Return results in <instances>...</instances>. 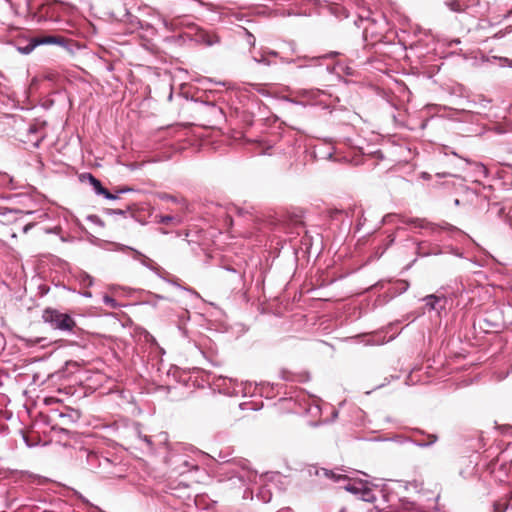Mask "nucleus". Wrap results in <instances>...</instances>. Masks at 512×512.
<instances>
[{
  "label": "nucleus",
  "instance_id": "nucleus-38",
  "mask_svg": "<svg viewBox=\"0 0 512 512\" xmlns=\"http://www.w3.org/2000/svg\"><path fill=\"white\" fill-rule=\"evenodd\" d=\"M80 180H81L82 182H84L85 180H88V181H89V177H85V178H83V177H82V175H81V176H80Z\"/></svg>",
  "mask_w": 512,
  "mask_h": 512
},
{
  "label": "nucleus",
  "instance_id": "nucleus-35",
  "mask_svg": "<svg viewBox=\"0 0 512 512\" xmlns=\"http://www.w3.org/2000/svg\"><path fill=\"white\" fill-rule=\"evenodd\" d=\"M171 220H173L172 216H166L163 218V221H171Z\"/></svg>",
  "mask_w": 512,
  "mask_h": 512
},
{
  "label": "nucleus",
  "instance_id": "nucleus-22",
  "mask_svg": "<svg viewBox=\"0 0 512 512\" xmlns=\"http://www.w3.org/2000/svg\"><path fill=\"white\" fill-rule=\"evenodd\" d=\"M507 510V504L501 502L493 503V512H505Z\"/></svg>",
  "mask_w": 512,
  "mask_h": 512
},
{
  "label": "nucleus",
  "instance_id": "nucleus-11",
  "mask_svg": "<svg viewBox=\"0 0 512 512\" xmlns=\"http://www.w3.org/2000/svg\"><path fill=\"white\" fill-rule=\"evenodd\" d=\"M359 499L365 501V502H374L376 500V496L373 493L372 489L369 487L368 482L366 481L363 488H361L360 495L358 496Z\"/></svg>",
  "mask_w": 512,
  "mask_h": 512
},
{
  "label": "nucleus",
  "instance_id": "nucleus-12",
  "mask_svg": "<svg viewBox=\"0 0 512 512\" xmlns=\"http://www.w3.org/2000/svg\"><path fill=\"white\" fill-rule=\"evenodd\" d=\"M35 38H36V44H38V46L45 45V44L64 45V39L62 37L46 36V37H35Z\"/></svg>",
  "mask_w": 512,
  "mask_h": 512
},
{
  "label": "nucleus",
  "instance_id": "nucleus-31",
  "mask_svg": "<svg viewBox=\"0 0 512 512\" xmlns=\"http://www.w3.org/2000/svg\"><path fill=\"white\" fill-rule=\"evenodd\" d=\"M60 230V226H55L53 229L52 228H49V229H46L45 232L46 233H58V231Z\"/></svg>",
  "mask_w": 512,
  "mask_h": 512
},
{
  "label": "nucleus",
  "instance_id": "nucleus-25",
  "mask_svg": "<svg viewBox=\"0 0 512 512\" xmlns=\"http://www.w3.org/2000/svg\"><path fill=\"white\" fill-rule=\"evenodd\" d=\"M322 93L323 92L318 90V89L317 90H309V91L308 90H303L302 91L303 95H307V96H309L311 98H317Z\"/></svg>",
  "mask_w": 512,
  "mask_h": 512
},
{
  "label": "nucleus",
  "instance_id": "nucleus-39",
  "mask_svg": "<svg viewBox=\"0 0 512 512\" xmlns=\"http://www.w3.org/2000/svg\"><path fill=\"white\" fill-rule=\"evenodd\" d=\"M412 442L415 444V442H427V441H426V439H423V440H414Z\"/></svg>",
  "mask_w": 512,
  "mask_h": 512
},
{
  "label": "nucleus",
  "instance_id": "nucleus-36",
  "mask_svg": "<svg viewBox=\"0 0 512 512\" xmlns=\"http://www.w3.org/2000/svg\"><path fill=\"white\" fill-rule=\"evenodd\" d=\"M28 131L30 133H34L36 131V128L34 126H30Z\"/></svg>",
  "mask_w": 512,
  "mask_h": 512
},
{
  "label": "nucleus",
  "instance_id": "nucleus-41",
  "mask_svg": "<svg viewBox=\"0 0 512 512\" xmlns=\"http://www.w3.org/2000/svg\"><path fill=\"white\" fill-rule=\"evenodd\" d=\"M115 213L123 214V211L122 210H118V211H115Z\"/></svg>",
  "mask_w": 512,
  "mask_h": 512
},
{
  "label": "nucleus",
  "instance_id": "nucleus-30",
  "mask_svg": "<svg viewBox=\"0 0 512 512\" xmlns=\"http://www.w3.org/2000/svg\"><path fill=\"white\" fill-rule=\"evenodd\" d=\"M267 56L279 57V53L274 50H264Z\"/></svg>",
  "mask_w": 512,
  "mask_h": 512
},
{
  "label": "nucleus",
  "instance_id": "nucleus-29",
  "mask_svg": "<svg viewBox=\"0 0 512 512\" xmlns=\"http://www.w3.org/2000/svg\"><path fill=\"white\" fill-rule=\"evenodd\" d=\"M226 270L231 271V272H233V273L237 274V278H238V280H239V281H241V280H242V277H243L242 273L237 272V270H236L235 268L226 267Z\"/></svg>",
  "mask_w": 512,
  "mask_h": 512
},
{
  "label": "nucleus",
  "instance_id": "nucleus-24",
  "mask_svg": "<svg viewBox=\"0 0 512 512\" xmlns=\"http://www.w3.org/2000/svg\"><path fill=\"white\" fill-rule=\"evenodd\" d=\"M139 437H140L141 440H143L146 443V445L148 446L149 450L152 451L154 449V442H153L151 437H149L147 435H144V436L139 435Z\"/></svg>",
  "mask_w": 512,
  "mask_h": 512
},
{
  "label": "nucleus",
  "instance_id": "nucleus-34",
  "mask_svg": "<svg viewBox=\"0 0 512 512\" xmlns=\"http://www.w3.org/2000/svg\"><path fill=\"white\" fill-rule=\"evenodd\" d=\"M94 218L96 219V221L98 220L97 216H93V215H89V216L87 217V220H89V221H94Z\"/></svg>",
  "mask_w": 512,
  "mask_h": 512
},
{
  "label": "nucleus",
  "instance_id": "nucleus-44",
  "mask_svg": "<svg viewBox=\"0 0 512 512\" xmlns=\"http://www.w3.org/2000/svg\"><path fill=\"white\" fill-rule=\"evenodd\" d=\"M455 204L458 205L459 204V200L458 199H455Z\"/></svg>",
  "mask_w": 512,
  "mask_h": 512
},
{
  "label": "nucleus",
  "instance_id": "nucleus-40",
  "mask_svg": "<svg viewBox=\"0 0 512 512\" xmlns=\"http://www.w3.org/2000/svg\"><path fill=\"white\" fill-rule=\"evenodd\" d=\"M29 227H30V226H24L23 231L26 233V232L28 231V228H29Z\"/></svg>",
  "mask_w": 512,
  "mask_h": 512
},
{
  "label": "nucleus",
  "instance_id": "nucleus-2",
  "mask_svg": "<svg viewBox=\"0 0 512 512\" xmlns=\"http://www.w3.org/2000/svg\"><path fill=\"white\" fill-rule=\"evenodd\" d=\"M236 477L244 483H258L262 485L259 489L257 497L264 503H268L272 499L270 486L266 484V480H274L280 478L279 473H267L259 475L256 471L250 469L245 461L240 462L239 469L235 470Z\"/></svg>",
  "mask_w": 512,
  "mask_h": 512
},
{
  "label": "nucleus",
  "instance_id": "nucleus-1",
  "mask_svg": "<svg viewBox=\"0 0 512 512\" xmlns=\"http://www.w3.org/2000/svg\"><path fill=\"white\" fill-rule=\"evenodd\" d=\"M167 450L165 462L172 471L183 474L197 468V463L194 461L192 456L188 454V452L195 451L186 444L175 443L173 445H168Z\"/></svg>",
  "mask_w": 512,
  "mask_h": 512
},
{
  "label": "nucleus",
  "instance_id": "nucleus-32",
  "mask_svg": "<svg viewBox=\"0 0 512 512\" xmlns=\"http://www.w3.org/2000/svg\"><path fill=\"white\" fill-rule=\"evenodd\" d=\"M478 167H479L480 171L484 174V176H486L487 168L483 164H480Z\"/></svg>",
  "mask_w": 512,
  "mask_h": 512
},
{
  "label": "nucleus",
  "instance_id": "nucleus-43",
  "mask_svg": "<svg viewBox=\"0 0 512 512\" xmlns=\"http://www.w3.org/2000/svg\"><path fill=\"white\" fill-rule=\"evenodd\" d=\"M337 415H338V413L335 411V412L333 413V417H337Z\"/></svg>",
  "mask_w": 512,
  "mask_h": 512
},
{
  "label": "nucleus",
  "instance_id": "nucleus-28",
  "mask_svg": "<svg viewBox=\"0 0 512 512\" xmlns=\"http://www.w3.org/2000/svg\"><path fill=\"white\" fill-rule=\"evenodd\" d=\"M130 191H133V189L130 187H123V188L116 189L114 195L118 196L119 194H123V193L130 192Z\"/></svg>",
  "mask_w": 512,
  "mask_h": 512
},
{
  "label": "nucleus",
  "instance_id": "nucleus-10",
  "mask_svg": "<svg viewBox=\"0 0 512 512\" xmlns=\"http://www.w3.org/2000/svg\"><path fill=\"white\" fill-rule=\"evenodd\" d=\"M423 301H425L426 306L429 308V310H439L444 308L443 305H440L441 302L444 301L442 297H439L437 295L431 294L427 295L423 298Z\"/></svg>",
  "mask_w": 512,
  "mask_h": 512
},
{
  "label": "nucleus",
  "instance_id": "nucleus-13",
  "mask_svg": "<svg viewBox=\"0 0 512 512\" xmlns=\"http://www.w3.org/2000/svg\"><path fill=\"white\" fill-rule=\"evenodd\" d=\"M107 468H117V465L114 464L110 459L102 457L101 460H99L97 470H95L94 472L102 476V472L105 471Z\"/></svg>",
  "mask_w": 512,
  "mask_h": 512
},
{
  "label": "nucleus",
  "instance_id": "nucleus-23",
  "mask_svg": "<svg viewBox=\"0 0 512 512\" xmlns=\"http://www.w3.org/2000/svg\"><path fill=\"white\" fill-rule=\"evenodd\" d=\"M103 302L106 305L110 306L111 308H116L118 306L116 300L114 298H112L111 296H109V295H105L103 297Z\"/></svg>",
  "mask_w": 512,
  "mask_h": 512
},
{
  "label": "nucleus",
  "instance_id": "nucleus-18",
  "mask_svg": "<svg viewBox=\"0 0 512 512\" xmlns=\"http://www.w3.org/2000/svg\"><path fill=\"white\" fill-rule=\"evenodd\" d=\"M78 280L83 286H92L93 278L87 274L86 272H80L78 276Z\"/></svg>",
  "mask_w": 512,
  "mask_h": 512
},
{
  "label": "nucleus",
  "instance_id": "nucleus-26",
  "mask_svg": "<svg viewBox=\"0 0 512 512\" xmlns=\"http://www.w3.org/2000/svg\"><path fill=\"white\" fill-rule=\"evenodd\" d=\"M344 212L343 211H335L332 215H331V220L333 221H341V222H344Z\"/></svg>",
  "mask_w": 512,
  "mask_h": 512
},
{
  "label": "nucleus",
  "instance_id": "nucleus-19",
  "mask_svg": "<svg viewBox=\"0 0 512 512\" xmlns=\"http://www.w3.org/2000/svg\"><path fill=\"white\" fill-rule=\"evenodd\" d=\"M254 61L257 62V63H260V64H264V65H267V66H270L272 63L271 61L268 59V56L267 54L265 53V51L263 50L259 56H254Z\"/></svg>",
  "mask_w": 512,
  "mask_h": 512
},
{
  "label": "nucleus",
  "instance_id": "nucleus-9",
  "mask_svg": "<svg viewBox=\"0 0 512 512\" xmlns=\"http://www.w3.org/2000/svg\"><path fill=\"white\" fill-rule=\"evenodd\" d=\"M381 224H415L404 218V216L396 213H388L381 219Z\"/></svg>",
  "mask_w": 512,
  "mask_h": 512
},
{
  "label": "nucleus",
  "instance_id": "nucleus-45",
  "mask_svg": "<svg viewBox=\"0 0 512 512\" xmlns=\"http://www.w3.org/2000/svg\"><path fill=\"white\" fill-rule=\"evenodd\" d=\"M510 66L512 67V64H510Z\"/></svg>",
  "mask_w": 512,
  "mask_h": 512
},
{
  "label": "nucleus",
  "instance_id": "nucleus-37",
  "mask_svg": "<svg viewBox=\"0 0 512 512\" xmlns=\"http://www.w3.org/2000/svg\"><path fill=\"white\" fill-rule=\"evenodd\" d=\"M83 296H85V297H91V296H92V294H91V292H84V293H83Z\"/></svg>",
  "mask_w": 512,
  "mask_h": 512
},
{
  "label": "nucleus",
  "instance_id": "nucleus-5",
  "mask_svg": "<svg viewBox=\"0 0 512 512\" xmlns=\"http://www.w3.org/2000/svg\"><path fill=\"white\" fill-rule=\"evenodd\" d=\"M317 474L319 476H324L328 479H331L334 482H344L343 488L351 494L355 495L357 498L360 495L361 488H363L366 483L364 480L349 479L345 475L336 474L333 471H329L327 469H321L320 471H317Z\"/></svg>",
  "mask_w": 512,
  "mask_h": 512
},
{
  "label": "nucleus",
  "instance_id": "nucleus-6",
  "mask_svg": "<svg viewBox=\"0 0 512 512\" xmlns=\"http://www.w3.org/2000/svg\"><path fill=\"white\" fill-rule=\"evenodd\" d=\"M336 55H339V53L338 52H330L328 54H324L321 56H315V57L303 56V57H297L296 59H287V58L280 57V60L282 63H285V64H292V63L296 64L297 68L302 69V68H307V67L321 66V61L323 59H327V58H330V57H333Z\"/></svg>",
  "mask_w": 512,
  "mask_h": 512
},
{
  "label": "nucleus",
  "instance_id": "nucleus-27",
  "mask_svg": "<svg viewBox=\"0 0 512 512\" xmlns=\"http://www.w3.org/2000/svg\"><path fill=\"white\" fill-rule=\"evenodd\" d=\"M156 440L158 444H166L168 440V436L166 433L162 432L156 436Z\"/></svg>",
  "mask_w": 512,
  "mask_h": 512
},
{
  "label": "nucleus",
  "instance_id": "nucleus-33",
  "mask_svg": "<svg viewBox=\"0 0 512 512\" xmlns=\"http://www.w3.org/2000/svg\"><path fill=\"white\" fill-rule=\"evenodd\" d=\"M164 199H167V200H171V201H176V198L174 196H171V195H166L165 197H163Z\"/></svg>",
  "mask_w": 512,
  "mask_h": 512
},
{
  "label": "nucleus",
  "instance_id": "nucleus-8",
  "mask_svg": "<svg viewBox=\"0 0 512 512\" xmlns=\"http://www.w3.org/2000/svg\"><path fill=\"white\" fill-rule=\"evenodd\" d=\"M83 178L89 177V183L93 186L96 194L103 195L108 200H115L117 199V195H114L113 193H110L106 188H104L101 184V182L95 178L92 174L87 173L82 175Z\"/></svg>",
  "mask_w": 512,
  "mask_h": 512
},
{
  "label": "nucleus",
  "instance_id": "nucleus-14",
  "mask_svg": "<svg viewBox=\"0 0 512 512\" xmlns=\"http://www.w3.org/2000/svg\"><path fill=\"white\" fill-rule=\"evenodd\" d=\"M102 456H99L98 454L94 452H90L87 454V464L89 466V469L91 471L97 470V466L99 464V460H101Z\"/></svg>",
  "mask_w": 512,
  "mask_h": 512
},
{
  "label": "nucleus",
  "instance_id": "nucleus-17",
  "mask_svg": "<svg viewBox=\"0 0 512 512\" xmlns=\"http://www.w3.org/2000/svg\"><path fill=\"white\" fill-rule=\"evenodd\" d=\"M37 46L38 44H36V38H32L27 45L18 47V51L27 55L30 54Z\"/></svg>",
  "mask_w": 512,
  "mask_h": 512
},
{
  "label": "nucleus",
  "instance_id": "nucleus-21",
  "mask_svg": "<svg viewBox=\"0 0 512 512\" xmlns=\"http://www.w3.org/2000/svg\"><path fill=\"white\" fill-rule=\"evenodd\" d=\"M137 24L139 25L140 29L150 32L151 35H154L156 33L155 28L149 23L138 21Z\"/></svg>",
  "mask_w": 512,
  "mask_h": 512
},
{
  "label": "nucleus",
  "instance_id": "nucleus-42",
  "mask_svg": "<svg viewBox=\"0 0 512 512\" xmlns=\"http://www.w3.org/2000/svg\"><path fill=\"white\" fill-rule=\"evenodd\" d=\"M337 415H338V413L335 411V412L333 413V417H337Z\"/></svg>",
  "mask_w": 512,
  "mask_h": 512
},
{
  "label": "nucleus",
  "instance_id": "nucleus-3",
  "mask_svg": "<svg viewBox=\"0 0 512 512\" xmlns=\"http://www.w3.org/2000/svg\"><path fill=\"white\" fill-rule=\"evenodd\" d=\"M42 319L52 329L66 333H73L76 327L75 320L67 313L60 312L54 308H46L43 311Z\"/></svg>",
  "mask_w": 512,
  "mask_h": 512
},
{
  "label": "nucleus",
  "instance_id": "nucleus-7",
  "mask_svg": "<svg viewBox=\"0 0 512 512\" xmlns=\"http://www.w3.org/2000/svg\"><path fill=\"white\" fill-rule=\"evenodd\" d=\"M109 245L112 246L110 248L112 250H129V251H131L133 253L134 259L140 261L142 265L148 267L149 269H154V267H153L154 262L147 256L143 255L141 252H139L131 247L123 246V245H120L117 243H110Z\"/></svg>",
  "mask_w": 512,
  "mask_h": 512
},
{
  "label": "nucleus",
  "instance_id": "nucleus-20",
  "mask_svg": "<svg viewBox=\"0 0 512 512\" xmlns=\"http://www.w3.org/2000/svg\"><path fill=\"white\" fill-rule=\"evenodd\" d=\"M446 5L454 12H460L463 10L460 3L456 0L447 1Z\"/></svg>",
  "mask_w": 512,
  "mask_h": 512
},
{
  "label": "nucleus",
  "instance_id": "nucleus-16",
  "mask_svg": "<svg viewBox=\"0 0 512 512\" xmlns=\"http://www.w3.org/2000/svg\"><path fill=\"white\" fill-rule=\"evenodd\" d=\"M123 468L120 465H117V468H107L102 472L103 478H115L122 476Z\"/></svg>",
  "mask_w": 512,
  "mask_h": 512
},
{
  "label": "nucleus",
  "instance_id": "nucleus-15",
  "mask_svg": "<svg viewBox=\"0 0 512 512\" xmlns=\"http://www.w3.org/2000/svg\"><path fill=\"white\" fill-rule=\"evenodd\" d=\"M416 432L425 435V433L419 429L415 430ZM427 442H415V445L418 447H429L433 445L437 440L438 437L435 434H426Z\"/></svg>",
  "mask_w": 512,
  "mask_h": 512
},
{
  "label": "nucleus",
  "instance_id": "nucleus-4",
  "mask_svg": "<svg viewBox=\"0 0 512 512\" xmlns=\"http://www.w3.org/2000/svg\"><path fill=\"white\" fill-rule=\"evenodd\" d=\"M213 386L215 389H217L220 393L228 395V396H234L238 395L240 393L243 394V396H247L248 394H251L252 384L251 383H237L235 379L219 376L215 378L213 381Z\"/></svg>",
  "mask_w": 512,
  "mask_h": 512
}]
</instances>
